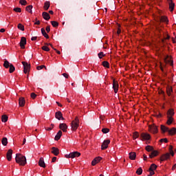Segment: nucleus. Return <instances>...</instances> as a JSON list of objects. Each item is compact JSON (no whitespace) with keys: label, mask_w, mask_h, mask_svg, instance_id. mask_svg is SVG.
<instances>
[{"label":"nucleus","mask_w":176,"mask_h":176,"mask_svg":"<svg viewBox=\"0 0 176 176\" xmlns=\"http://www.w3.org/2000/svg\"><path fill=\"white\" fill-rule=\"evenodd\" d=\"M15 160L20 166H24L25 164H27V158H25V156L21 154H16Z\"/></svg>","instance_id":"nucleus-1"},{"label":"nucleus","mask_w":176,"mask_h":176,"mask_svg":"<svg viewBox=\"0 0 176 176\" xmlns=\"http://www.w3.org/2000/svg\"><path fill=\"white\" fill-rule=\"evenodd\" d=\"M71 126L73 131L78 130V127H79V118L78 117H76L75 120L72 122Z\"/></svg>","instance_id":"nucleus-2"},{"label":"nucleus","mask_w":176,"mask_h":176,"mask_svg":"<svg viewBox=\"0 0 176 176\" xmlns=\"http://www.w3.org/2000/svg\"><path fill=\"white\" fill-rule=\"evenodd\" d=\"M22 64L23 65V72L24 74H27L28 72H30V68H31V66L30 65V64H28V63L27 62H22Z\"/></svg>","instance_id":"nucleus-3"},{"label":"nucleus","mask_w":176,"mask_h":176,"mask_svg":"<svg viewBox=\"0 0 176 176\" xmlns=\"http://www.w3.org/2000/svg\"><path fill=\"white\" fill-rule=\"evenodd\" d=\"M25 45H27V38H25V37H21L20 41V47L21 49H25Z\"/></svg>","instance_id":"nucleus-4"},{"label":"nucleus","mask_w":176,"mask_h":176,"mask_svg":"<svg viewBox=\"0 0 176 176\" xmlns=\"http://www.w3.org/2000/svg\"><path fill=\"white\" fill-rule=\"evenodd\" d=\"M113 89L116 94L119 91V84L118 83V81H116L115 80L113 81Z\"/></svg>","instance_id":"nucleus-5"},{"label":"nucleus","mask_w":176,"mask_h":176,"mask_svg":"<svg viewBox=\"0 0 176 176\" xmlns=\"http://www.w3.org/2000/svg\"><path fill=\"white\" fill-rule=\"evenodd\" d=\"M111 143V140H107L103 142L102 144V150L104 151L108 148V145Z\"/></svg>","instance_id":"nucleus-6"},{"label":"nucleus","mask_w":176,"mask_h":176,"mask_svg":"<svg viewBox=\"0 0 176 176\" xmlns=\"http://www.w3.org/2000/svg\"><path fill=\"white\" fill-rule=\"evenodd\" d=\"M158 23H168V18L165 16H160L158 19Z\"/></svg>","instance_id":"nucleus-7"},{"label":"nucleus","mask_w":176,"mask_h":176,"mask_svg":"<svg viewBox=\"0 0 176 176\" xmlns=\"http://www.w3.org/2000/svg\"><path fill=\"white\" fill-rule=\"evenodd\" d=\"M170 155H171L169 153H166V154H164L160 157L161 162H164V160H168V159H170Z\"/></svg>","instance_id":"nucleus-8"},{"label":"nucleus","mask_w":176,"mask_h":176,"mask_svg":"<svg viewBox=\"0 0 176 176\" xmlns=\"http://www.w3.org/2000/svg\"><path fill=\"white\" fill-rule=\"evenodd\" d=\"M59 129H60L63 133H66L68 126H67V124L61 123L59 124Z\"/></svg>","instance_id":"nucleus-9"},{"label":"nucleus","mask_w":176,"mask_h":176,"mask_svg":"<svg viewBox=\"0 0 176 176\" xmlns=\"http://www.w3.org/2000/svg\"><path fill=\"white\" fill-rule=\"evenodd\" d=\"M55 118L58 119V120H64V118H63V113H61V111H57L55 113Z\"/></svg>","instance_id":"nucleus-10"},{"label":"nucleus","mask_w":176,"mask_h":176,"mask_svg":"<svg viewBox=\"0 0 176 176\" xmlns=\"http://www.w3.org/2000/svg\"><path fill=\"white\" fill-rule=\"evenodd\" d=\"M150 131L151 133H153V134H156L159 131L157 130V126L156 125H152L150 126Z\"/></svg>","instance_id":"nucleus-11"},{"label":"nucleus","mask_w":176,"mask_h":176,"mask_svg":"<svg viewBox=\"0 0 176 176\" xmlns=\"http://www.w3.org/2000/svg\"><path fill=\"white\" fill-rule=\"evenodd\" d=\"M12 155H13V150L9 149L6 155L7 160H8V162H10V160H12Z\"/></svg>","instance_id":"nucleus-12"},{"label":"nucleus","mask_w":176,"mask_h":176,"mask_svg":"<svg viewBox=\"0 0 176 176\" xmlns=\"http://www.w3.org/2000/svg\"><path fill=\"white\" fill-rule=\"evenodd\" d=\"M52 153H53V155H54L55 156H58V155L60 154V150H58V148L52 147Z\"/></svg>","instance_id":"nucleus-13"},{"label":"nucleus","mask_w":176,"mask_h":176,"mask_svg":"<svg viewBox=\"0 0 176 176\" xmlns=\"http://www.w3.org/2000/svg\"><path fill=\"white\" fill-rule=\"evenodd\" d=\"M164 63H166V64H170V65H173V60H171V57L167 55L164 58Z\"/></svg>","instance_id":"nucleus-14"},{"label":"nucleus","mask_w":176,"mask_h":176,"mask_svg":"<svg viewBox=\"0 0 176 176\" xmlns=\"http://www.w3.org/2000/svg\"><path fill=\"white\" fill-rule=\"evenodd\" d=\"M38 166L40 167H43V168H45L46 167V164H45V160H43V157H41L38 161Z\"/></svg>","instance_id":"nucleus-15"},{"label":"nucleus","mask_w":176,"mask_h":176,"mask_svg":"<svg viewBox=\"0 0 176 176\" xmlns=\"http://www.w3.org/2000/svg\"><path fill=\"white\" fill-rule=\"evenodd\" d=\"M70 156L72 157V159H74V157H79V156H80V153L78 151H74L70 153Z\"/></svg>","instance_id":"nucleus-16"},{"label":"nucleus","mask_w":176,"mask_h":176,"mask_svg":"<svg viewBox=\"0 0 176 176\" xmlns=\"http://www.w3.org/2000/svg\"><path fill=\"white\" fill-rule=\"evenodd\" d=\"M174 109H170L168 110L166 115H167V118H173V116H174Z\"/></svg>","instance_id":"nucleus-17"},{"label":"nucleus","mask_w":176,"mask_h":176,"mask_svg":"<svg viewBox=\"0 0 176 176\" xmlns=\"http://www.w3.org/2000/svg\"><path fill=\"white\" fill-rule=\"evenodd\" d=\"M42 16L44 19V20H47V21L50 20V15L49 14V13L46 12H43Z\"/></svg>","instance_id":"nucleus-18"},{"label":"nucleus","mask_w":176,"mask_h":176,"mask_svg":"<svg viewBox=\"0 0 176 176\" xmlns=\"http://www.w3.org/2000/svg\"><path fill=\"white\" fill-rule=\"evenodd\" d=\"M169 1V10L170 12H173L174 10V8H175V3L173 2V0H168Z\"/></svg>","instance_id":"nucleus-19"},{"label":"nucleus","mask_w":176,"mask_h":176,"mask_svg":"<svg viewBox=\"0 0 176 176\" xmlns=\"http://www.w3.org/2000/svg\"><path fill=\"white\" fill-rule=\"evenodd\" d=\"M19 107H24L25 105V99L23 97L19 98Z\"/></svg>","instance_id":"nucleus-20"},{"label":"nucleus","mask_w":176,"mask_h":176,"mask_svg":"<svg viewBox=\"0 0 176 176\" xmlns=\"http://www.w3.org/2000/svg\"><path fill=\"white\" fill-rule=\"evenodd\" d=\"M159 155V152L157 151L153 150L151 151V153L149 155V157L151 159H153V157H155V156H157Z\"/></svg>","instance_id":"nucleus-21"},{"label":"nucleus","mask_w":176,"mask_h":176,"mask_svg":"<svg viewBox=\"0 0 176 176\" xmlns=\"http://www.w3.org/2000/svg\"><path fill=\"white\" fill-rule=\"evenodd\" d=\"M63 135V131H58V132L57 133V134L55 136V141H58V140H60L61 138V136Z\"/></svg>","instance_id":"nucleus-22"},{"label":"nucleus","mask_w":176,"mask_h":176,"mask_svg":"<svg viewBox=\"0 0 176 176\" xmlns=\"http://www.w3.org/2000/svg\"><path fill=\"white\" fill-rule=\"evenodd\" d=\"M135 157H137V154L135 153V152L129 153V159L131 160H135Z\"/></svg>","instance_id":"nucleus-23"},{"label":"nucleus","mask_w":176,"mask_h":176,"mask_svg":"<svg viewBox=\"0 0 176 176\" xmlns=\"http://www.w3.org/2000/svg\"><path fill=\"white\" fill-rule=\"evenodd\" d=\"M156 168H157V165H156L155 164H152L148 168V172L152 173V171H155V170H156Z\"/></svg>","instance_id":"nucleus-24"},{"label":"nucleus","mask_w":176,"mask_h":176,"mask_svg":"<svg viewBox=\"0 0 176 176\" xmlns=\"http://www.w3.org/2000/svg\"><path fill=\"white\" fill-rule=\"evenodd\" d=\"M141 138H143V140H151V135L148 133H142Z\"/></svg>","instance_id":"nucleus-25"},{"label":"nucleus","mask_w":176,"mask_h":176,"mask_svg":"<svg viewBox=\"0 0 176 176\" xmlns=\"http://www.w3.org/2000/svg\"><path fill=\"white\" fill-rule=\"evenodd\" d=\"M41 34L45 38H46V39H49V35L46 33V30H45V28H41Z\"/></svg>","instance_id":"nucleus-26"},{"label":"nucleus","mask_w":176,"mask_h":176,"mask_svg":"<svg viewBox=\"0 0 176 176\" xmlns=\"http://www.w3.org/2000/svg\"><path fill=\"white\" fill-rule=\"evenodd\" d=\"M168 133L170 135H174L176 133V128H172L171 129H168Z\"/></svg>","instance_id":"nucleus-27"},{"label":"nucleus","mask_w":176,"mask_h":176,"mask_svg":"<svg viewBox=\"0 0 176 176\" xmlns=\"http://www.w3.org/2000/svg\"><path fill=\"white\" fill-rule=\"evenodd\" d=\"M167 122H166V124H168V126H170V124H171L173 123V122H174V118L173 117H167Z\"/></svg>","instance_id":"nucleus-28"},{"label":"nucleus","mask_w":176,"mask_h":176,"mask_svg":"<svg viewBox=\"0 0 176 176\" xmlns=\"http://www.w3.org/2000/svg\"><path fill=\"white\" fill-rule=\"evenodd\" d=\"M43 8L45 10H48L50 8V1H45Z\"/></svg>","instance_id":"nucleus-29"},{"label":"nucleus","mask_w":176,"mask_h":176,"mask_svg":"<svg viewBox=\"0 0 176 176\" xmlns=\"http://www.w3.org/2000/svg\"><path fill=\"white\" fill-rule=\"evenodd\" d=\"M166 93L168 96H171V93H173V87H166Z\"/></svg>","instance_id":"nucleus-30"},{"label":"nucleus","mask_w":176,"mask_h":176,"mask_svg":"<svg viewBox=\"0 0 176 176\" xmlns=\"http://www.w3.org/2000/svg\"><path fill=\"white\" fill-rule=\"evenodd\" d=\"M161 130L162 131V133H166V132H168V127H166L164 125H161Z\"/></svg>","instance_id":"nucleus-31"},{"label":"nucleus","mask_w":176,"mask_h":176,"mask_svg":"<svg viewBox=\"0 0 176 176\" xmlns=\"http://www.w3.org/2000/svg\"><path fill=\"white\" fill-rule=\"evenodd\" d=\"M9 68H10V69H9L10 74H13V72H14V70L16 69L14 66L12 64H10Z\"/></svg>","instance_id":"nucleus-32"},{"label":"nucleus","mask_w":176,"mask_h":176,"mask_svg":"<svg viewBox=\"0 0 176 176\" xmlns=\"http://www.w3.org/2000/svg\"><path fill=\"white\" fill-rule=\"evenodd\" d=\"M1 144L4 146H6V145H8V138H3L2 140H1Z\"/></svg>","instance_id":"nucleus-33"},{"label":"nucleus","mask_w":176,"mask_h":176,"mask_svg":"<svg viewBox=\"0 0 176 176\" xmlns=\"http://www.w3.org/2000/svg\"><path fill=\"white\" fill-rule=\"evenodd\" d=\"M146 151H147V152H153L154 151L153 146L149 145L146 146Z\"/></svg>","instance_id":"nucleus-34"},{"label":"nucleus","mask_w":176,"mask_h":176,"mask_svg":"<svg viewBox=\"0 0 176 176\" xmlns=\"http://www.w3.org/2000/svg\"><path fill=\"white\" fill-rule=\"evenodd\" d=\"M1 120L3 123H6V122H8V116L6 115H3L1 116Z\"/></svg>","instance_id":"nucleus-35"},{"label":"nucleus","mask_w":176,"mask_h":176,"mask_svg":"<svg viewBox=\"0 0 176 176\" xmlns=\"http://www.w3.org/2000/svg\"><path fill=\"white\" fill-rule=\"evenodd\" d=\"M26 11L28 12L29 13L32 14V6H28L26 7Z\"/></svg>","instance_id":"nucleus-36"},{"label":"nucleus","mask_w":176,"mask_h":176,"mask_svg":"<svg viewBox=\"0 0 176 176\" xmlns=\"http://www.w3.org/2000/svg\"><path fill=\"white\" fill-rule=\"evenodd\" d=\"M51 24L53 27H54L55 28H57V27H58V22L56 21H51Z\"/></svg>","instance_id":"nucleus-37"},{"label":"nucleus","mask_w":176,"mask_h":176,"mask_svg":"<svg viewBox=\"0 0 176 176\" xmlns=\"http://www.w3.org/2000/svg\"><path fill=\"white\" fill-rule=\"evenodd\" d=\"M3 67H5V68H9L10 67V63H9V61L5 60Z\"/></svg>","instance_id":"nucleus-38"},{"label":"nucleus","mask_w":176,"mask_h":176,"mask_svg":"<svg viewBox=\"0 0 176 176\" xmlns=\"http://www.w3.org/2000/svg\"><path fill=\"white\" fill-rule=\"evenodd\" d=\"M102 65L105 68H109V63H108V61H103L102 62Z\"/></svg>","instance_id":"nucleus-39"},{"label":"nucleus","mask_w":176,"mask_h":176,"mask_svg":"<svg viewBox=\"0 0 176 176\" xmlns=\"http://www.w3.org/2000/svg\"><path fill=\"white\" fill-rule=\"evenodd\" d=\"M102 132L103 134H107V133H109V129H108V128H103L102 129Z\"/></svg>","instance_id":"nucleus-40"},{"label":"nucleus","mask_w":176,"mask_h":176,"mask_svg":"<svg viewBox=\"0 0 176 176\" xmlns=\"http://www.w3.org/2000/svg\"><path fill=\"white\" fill-rule=\"evenodd\" d=\"M19 30H21V31H24V26L21 23H19L17 26Z\"/></svg>","instance_id":"nucleus-41"},{"label":"nucleus","mask_w":176,"mask_h":176,"mask_svg":"<svg viewBox=\"0 0 176 176\" xmlns=\"http://www.w3.org/2000/svg\"><path fill=\"white\" fill-rule=\"evenodd\" d=\"M136 174H138V175H141V174H142V168H138Z\"/></svg>","instance_id":"nucleus-42"},{"label":"nucleus","mask_w":176,"mask_h":176,"mask_svg":"<svg viewBox=\"0 0 176 176\" xmlns=\"http://www.w3.org/2000/svg\"><path fill=\"white\" fill-rule=\"evenodd\" d=\"M19 3L22 5V6H25L27 5V1L26 0H20Z\"/></svg>","instance_id":"nucleus-43"},{"label":"nucleus","mask_w":176,"mask_h":176,"mask_svg":"<svg viewBox=\"0 0 176 176\" xmlns=\"http://www.w3.org/2000/svg\"><path fill=\"white\" fill-rule=\"evenodd\" d=\"M43 68H45V69H47L46 68V66H45V65H41V66L36 67V69H38V71H41V69H43Z\"/></svg>","instance_id":"nucleus-44"},{"label":"nucleus","mask_w":176,"mask_h":176,"mask_svg":"<svg viewBox=\"0 0 176 176\" xmlns=\"http://www.w3.org/2000/svg\"><path fill=\"white\" fill-rule=\"evenodd\" d=\"M41 49L42 50H44V52H50V49L46 45L43 46Z\"/></svg>","instance_id":"nucleus-45"},{"label":"nucleus","mask_w":176,"mask_h":176,"mask_svg":"<svg viewBox=\"0 0 176 176\" xmlns=\"http://www.w3.org/2000/svg\"><path fill=\"white\" fill-rule=\"evenodd\" d=\"M14 12H16V13H21V8H15L13 9Z\"/></svg>","instance_id":"nucleus-46"},{"label":"nucleus","mask_w":176,"mask_h":176,"mask_svg":"<svg viewBox=\"0 0 176 176\" xmlns=\"http://www.w3.org/2000/svg\"><path fill=\"white\" fill-rule=\"evenodd\" d=\"M169 152L171 156H174V151H173V146H169Z\"/></svg>","instance_id":"nucleus-47"},{"label":"nucleus","mask_w":176,"mask_h":176,"mask_svg":"<svg viewBox=\"0 0 176 176\" xmlns=\"http://www.w3.org/2000/svg\"><path fill=\"white\" fill-rule=\"evenodd\" d=\"M140 137V134H138V132H135L133 133V140H137Z\"/></svg>","instance_id":"nucleus-48"},{"label":"nucleus","mask_w":176,"mask_h":176,"mask_svg":"<svg viewBox=\"0 0 176 176\" xmlns=\"http://www.w3.org/2000/svg\"><path fill=\"white\" fill-rule=\"evenodd\" d=\"M98 56L99 58H102V57H105V54H104V52H100L99 54H98Z\"/></svg>","instance_id":"nucleus-49"},{"label":"nucleus","mask_w":176,"mask_h":176,"mask_svg":"<svg viewBox=\"0 0 176 176\" xmlns=\"http://www.w3.org/2000/svg\"><path fill=\"white\" fill-rule=\"evenodd\" d=\"M53 127H54V124H52L51 126L45 128V130H47V131H50V130H53Z\"/></svg>","instance_id":"nucleus-50"},{"label":"nucleus","mask_w":176,"mask_h":176,"mask_svg":"<svg viewBox=\"0 0 176 176\" xmlns=\"http://www.w3.org/2000/svg\"><path fill=\"white\" fill-rule=\"evenodd\" d=\"M30 97H31V98H32L34 100V99L36 98V94L35 93H32L30 94Z\"/></svg>","instance_id":"nucleus-51"},{"label":"nucleus","mask_w":176,"mask_h":176,"mask_svg":"<svg viewBox=\"0 0 176 176\" xmlns=\"http://www.w3.org/2000/svg\"><path fill=\"white\" fill-rule=\"evenodd\" d=\"M98 162H97V159H96V158H94V160H93V161L91 162V164L93 165V166H96V164H97Z\"/></svg>","instance_id":"nucleus-52"},{"label":"nucleus","mask_w":176,"mask_h":176,"mask_svg":"<svg viewBox=\"0 0 176 176\" xmlns=\"http://www.w3.org/2000/svg\"><path fill=\"white\" fill-rule=\"evenodd\" d=\"M63 76H64V78H65L66 79H68V78H69V75L67 73H64L62 74Z\"/></svg>","instance_id":"nucleus-53"},{"label":"nucleus","mask_w":176,"mask_h":176,"mask_svg":"<svg viewBox=\"0 0 176 176\" xmlns=\"http://www.w3.org/2000/svg\"><path fill=\"white\" fill-rule=\"evenodd\" d=\"M95 159H96V162L99 163V162H101L102 158L101 157H97Z\"/></svg>","instance_id":"nucleus-54"},{"label":"nucleus","mask_w":176,"mask_h":176,"mask_svg":"<svg viewBox=\"0 0 176 176\" xmlns=\"http://www.w3.org/2000/svg\"><path fill=\"white\" fill-rule=\"evenodd\" d=\"M160 142L167 143V142H168V140H167V138H164V139H161Z\"/></svg>","instance_id":"nucleus-55"},{"label":"nucleus","mask_w":176,"mask_h":176,"mask_svg":"<svg viewBox=\"0 0 176 176\" xmlns=\"http://www.w3.org/2000/svg\"><path fill=\"white\" fill-rule=\"evenodd\" d=\"M150 173L149 175H148V176H152V175H155V171H151V172H148Z\"/></svg>","instance_id":"nucleus-56"},{"label":"nucleus","mask_w":176,"mask_h":176,"mask_svg":"<svg viewBox=\"0 0 176 176\" xmlns=\"http://www.w3.org/2000/svg\"><path fill=\"white\" fill-rule=\"evenodd\" d=\"M56 160H57V157H52V162L54 163V162H56Z\"/></svg>","instance_id":"nucleus-57"},{"label":"nucleus","mask_w":176,"mask_h":176,"mask_svg":"<svg viewBox=\"0 0 176 176\" xmlns=\"http://www.w3.org/2000/svg\"><path fill=\"white\" fill-rule=\"evenodd\" d=\"M45 45H46V46H51V47H52V49H54V47H53V45H52V44H50V43H45Z\"/></svg>","instance_id":"nucleus-58"},{"label":"nucleus","mask_w":176,"mask_h":176,"mask_svg":"<svg viewBox=\"0 0 176 176\" xmlns=\"http://www.w3.org/2000/svg\"><path fill=\"white\" fill-rule=\"evenodd\" d=\"M46 31H47V32H50V26H47V28H46Z\"/></svg>","instance_id":"nucleus-59"},{"label":"nucleus","mask_w":176,"mask_h":176,"mask_svg":"<svg viewBox=\"0 0 176 176\" xmlns=\"http://www.w3.org/2000/svg\"><path fill=\"white\" fill-rule=\"evenodd\" d=\"M36 39H38L37 36H32L31 41H36Z\"/></svg>","instance_id":"nucleus-60"},{"label":"nucleus","mask_w":176,"mask_h":176,"mask_svg":"<svg viewBox=\"0 0 176 176\" xmlns=\"http://www.w3.org/2000/svg\"><path fill=\"white\" fill-rule=\"evenodd\" d=\"M65 157H67V158H69V157L72 158V157L71 156V153L67 154V155H65Z\"/></svg>","instance_id":"nucleus-61"},{"label":"nucleus","mask_w":176,"mask_h":176,"mask_svg":"<svg viewBox=\"0 0 176 176\" xmlns=\"http://www.w3.org/2000/svg\"><path fill=\"white\" fill-rule=\"evenodd\" d=\"M36 25H39L41 24L40 21H36V22L34 23Z\"/></svg>","instance_id":"nucleus-62"},{"label":"nucleus","mask_w":176,"mask_h":176,"mask_svg":"<svg viewBox=\"0 0 176 176\" xmlns=\"http://www.w3.org/2000/svg\"><path fill=\"white\" fill-rule=\"evenodd\" d=\"M143 157H144V160H146V159H148V157L145 154L143 155Z\"/></svg>","instance_id":"nucleus-63"},{"label":"nucleus","mask_w":176,"mask_h":176,"mask_svg":"<svg viewBox=\"0 0 176 176\" xmlns=\"http://www.w3.org/2000/svg\"><path fill=\"white\" fill-rule=\"evenodd\" d=\"M120 32H122V31L120 30V28H118L117 31V34L119 35Z\"/></svg>","instance_id":"nucleus-64"}]
</instances>
